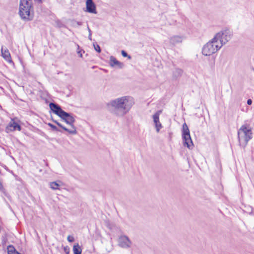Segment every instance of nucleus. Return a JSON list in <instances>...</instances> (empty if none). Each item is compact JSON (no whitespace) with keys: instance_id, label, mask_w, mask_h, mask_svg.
Listing matches in <instances>:
<instances>
[{"instance_id":"f257e3e1","label":"nucleus","mask_w":254,"mask_h":254,"mask_svg":"<svg viewBox=\"0 0 254 254\" xmlns=\"http://www.w3.org/2000/svg\"><path fill=\"white\" fill-rule=\"evenodd\" d=\"M134 101L130 96H124L111 101L108 103L109 108H112V112L118 116L126 115L134 105Z\"/></svg>"},{"instance_id":"f03ea898","label":"nucleus","mask_w":254,"mask_h":254,"mask_svg":"<svg viewBox=\"0 0 254 254\" xmlns=\"http://www.w3.org/2000/svg\"><path fill=\"white\" fill-rule=\"evenodd\" d=\"M18 13L23 20H32L34 17V6L32 0H20Z\"/></svg>"},{"instance_id":"7ed1b4c3","label":"nucleus","mask_w":254,"mask_h":254,"mask_svg":"<svg viewBox=\"0 0 254 254\" xmlns=\"http://www.w3.org/2000/svg\"><path fill=\"white\" fill-rule=\"evenodd\" d=\"M222 47V43L214 37L204 45L202 53L205 56H210L217 52Z\"/></svg>"},{"instance_id":"20e7f679","label":"nucleus","mask_w":254,"mask_h":254,"mask_svg":"<svg viewBox=\"0 0 254 254\" xmlns=\"http://www.w3.org/2000/svg\"><path fill=\"white\" fill-rule=\"evenodd\" d=\"M253 137L252 129L248 124L241 126L238 131V138L240 144L246 145L250 140Z\"/></svg>"},{"instance_id":"39448f33","label":"nucleus","mask_w":254,"mask_h":254,"mask_svg":"<svg viewBox=\"0 0 254 254\" xmlns=\"http://www.w3.org/2000/svg\"><path fill=\"white\" fill-rule=\"evenodd\" d=\"M232 36V30L229 28H225L215 35L214 39L219 40L223 46L231 39Z\"/></svg>"},{"instance_id":"423d86ee","label":"nucleus","mask_w":254,"mask_h":254,"mask_svg":"<svg viewBox=\"0 0 254 254\" xmlns=\"http://www.w3.org/2000/svg\"><path fill=\"white\" fill-rule=\"evenodd\" d=\"M182 138L183 145L187 146L190 149H192L193 144L190 137V130L185 123L182 127Z\"/></svg>"},{"instance_id":"0eeeda50","label":"nucleus","mask_w":254,"mask_h":254,"mask_svg":"<svg viewBox=\"0 0 254 254\" xmlns=\"http://www.w3.org/2000/svg\"><path fill=\"white\" fill-rule=\"evenodd\" d=\"M67 124L69 125L72 129H68V131H66L69 134H75L77 133L76 127L74 126V123L75 122L74 118L73 117L72 114L66 112H64L63 115L61 118Z\"/></svg>"},{"instance_id":"6e6552de","label":"nucleus","mask_w":254,"mask_h":254,"mask_svg":"<svg viewBox=\"0 0 254 254\" xmlns=\"http://www.w3.org/2000/svg\"><path fill=\"white\" fill-rule=\"evenodd\" d=\"M21 127L20 125L15 122L14 119H11L5 128V131L7 133L15 130H21Z\"/></svg>"},{"instance_id":"1a4fd4ad","label":"nucleus","mask_w":254,"mask_h":254,"mask_svg":"<svg viewBox=\"0 0 254 254\" xmlns=\"http://www.w3.org/2000/svg\"><path fill=\"white\" fill-rule=\"evenodd\" d=\"M49 107L51 110L56 115L61 118L64 113L61 107L58 104L55 103H50L49 104Z\"/></svg>"},{"instance_id":"9d476101","label":"nucleus","mask_w":254,"mask_h":254,"mask_svg":"<svg viewBox=\"0 0 254 254\" xmlns=\"http://www.w3.org/2000/svg\"><path fill=\"white\" fill-rule=\"evenodd\" d=\"M119 246L123 248H128L130 247L131 242L128 237L126 236H122L119 239Z\"/></svg>"},{"instance_id":"9b49d317","label":"nucleus","mask_w":254,"mask_h":254,"mask_svg":"<svg viewBox=\"0 0 254 254\" xmlns=\"http://www.w3.org/2000/svg\"><path fill=\"white\" fill-rule=\"evenodd\" d=\"M162 113L161 110H159L153 115V122L155 124L156 131L158 132L162 128V126L159 122V116Z\"/></svg>"},{"instance_id":"f8f14e48","label":"nucleus","mask_w":254,"mask_h":254,"mask_svg":"<svg viewBox=\"0 0 254 254\" xmlns=\"http://www.w3.org/2000/svg\"><path fill=\"white\" fill-rule=\"evenodd\" d=\"M86 11L91 13H97L96 7L93 0H86Z\"/></svg>"},{"instance_id":"ddd939ff","label":"nucleus","mask_w":254,"mask_h":254,"mask_svg":"<svg viewBox=\"0 0 254 254\" xmlns=\"http://www.w3.org/2000/svg\"><path fill=\"white\" fill-rule=\"evenodd\" d=\"M110 65L112 67L116 65L118 68H122L124 66V64L118 61L114 56H111L110 58Z\"/></svg>"},{"instance_id":"4468645a","label":"nucleus","mask_w":254,"mask_h":254,"mask_svg":"<svg viewBox=\"0 0 254 254\" xmlns=\"http://www.w3.org/2000/svg\"><path fill=\"white\" fill-rule=\"evenodd\" d=\"M1 51L2 57L8 62H12L10 54L7 49L2 47Z\"/></svg>"},{"instance_id":"2eb2a0df","label":"nucleus","mask_w":254,"mask_h":254,"mask_svg":"<svg viewBox=\"0 0 254 254\" xmlns=\"http://www.w3.org/2000/svg\"><path fill=\"white\" fill-rule=\"evenodd\" d=\"M182 37L179 36H174L170 39V42L173 45H176L177 44L180 43L182 42Z\"/></svg>"},{"instance_id":"dca6fc26","label":"nucleus","mask_w":254,"mask_h":254,"mask_svg":"<svg viewBox=\"0 0 254 254\" xmlns=\"http://www.w3.org/2000/svg\"><path fill=\"white\" fill-rule=\"evenodd\" d=\"M183 73V70L181 68H176L173 72V77L174 79H177L181 77Z\"/></svg>"},{"instance_id":"f3484780","label":"nucleus","mask_w":254,"mask_h":254,"mask_svg":"<svg viewBox=\"0 0 254 254\" xmlns=\"http://www.w3.org/2000/svg\"><path fill=\"white\" fill-rule=\"evenodd\" d=\"M73 254H81L82 250L78 244H75L73 248Z\"/></svg>"},{"instance_id":"a211bd4d","label":"nucleus","mask_w":254,"mask_h":254,"mask_svg":"<svg viewBox=\"0 0 254 254\" xmlns=\"http://www.w3.org/2000/svg\"><path fill=\"white\" fill-rule=\"evenodd\" d=\"M50 185V188L54 190H59V187L60 186V184H58L57 182H51Z\"/></svg>"},{"instance_id":"6ab92c4d","label":"nucleus","mask_w":254,"mask_h":254,"mask_svg":"<svg viewBox=\"0 0 254 254\" xmlns=\"http://www.w3.org/2000/svg\"><path fill=\"white\" fill-rule=\"evenodd\" d=\"M48 126H49L51 127V128L53 130L62 132V130L60 129L58 127H57L56 126L54 125L53 124H52L51 123H48Z\"/></svg>"},{"instance_id":"aec40b11","label":"nucleus","mask_w":254,"mask_h":254,"mask_svg":"<svg viewBox=\"0 0 254 254\" xmlns=\"http://www.w3.org/2000/svg\"><path fill=\"white\" fill-rule=\"evenodd\" d=\"M77 53L78 55H79V56L80 57L82 58V53H84L85 52L83 49H80V47L78 44H77Z\"/></svg>"},{"instance_id":"412c9836","label":"nucleus","mask_w":254,"mask_h":254,"mask_svg":"<svg viewBox=\"0 0 254 254\" xmlns=\"http://www.w3.org/2000/svg\"><path fill=\"white\" fill-rule=\"evenodd\" d=\"M54 123L56 124L59 127H61L62 129H63L65 131H68V129L66 128V127L63 126L61 123H60L59 122L57 121L56 120L54 121Z\"/></svg>"},{"instance_id":"4be33fe9","label":"nucleus","mask_w":254,"mask_h":254,"mask_svg":"<svg viewBox=\"0 0 254 254\" xmlns=\"http://www.w3.org/2000/svg\"><path fill=\"white\" fill-rule=\"evenodd\" d=\"M93 46L95 50L98 53H100L101 52L100 47L97 44H93Z\"/></svg>"},{"instance_id":"5701e85b","label":"nucleus","mask_w":254,"mask_h":254,"mask_svg":"<svg viewBox=\"0 0 254 254\" xmlns=\"http://www.w3.org/2000/svg\"><path fill=\"white\" fill-rule=\"evenodd\" d=\"M72 24L73 26H81L82 25V22L80 21H77L76 20H73L72 21Z\"/></svg>"},{"instance_id":"b1692460","label":"nucleus","mask_w":254,"mask_h":254,"mask_svg":"<svg viewBox=\"0 0 254 254\" xmlns=\"http://www.w3.org/2000/svg\"><path fill=\"white\" fill-rule=\"evenodd\" d=\"M121 54L123 57H127L128 59H131V56L128 55L127 53L124 50H122L121 51Z\"/></svg>"},{"instance_id":"393cba45","label":"nucleus","mask_w":254,"mask_h":254,"mask_svg":"<svg viewBox=\"0 0 254 254\" xmlns=\"http://www.w3.org/2000/svg\"><path fill=\"white\" fill-rule=\"evenodd\" d=\"M64 250L66 254H69L70 249L68 246L64 247Z\"/></svg>"},{"instance_id":"a878e982","label":"nucleus","mask_w":254,"mask_h":254,"mask_svg":"<svg viewBox=\"0 0 254 254\" xmlns=\"http://www.w3.org/2000/svg\"><path fill=\"white\" fill-rule=\"evenodd\" d=\"M67 239L68 241L70 243L73 242L74 241V238H73V237L70 236V235H69L67 237Z\"/></svg>"},{"instance_id":"bb28decb","label":"nucleus","mask_w":254,"mask_h":254,"mask_svg":"<svg viewBox=\"0 0 254 254\" xmlns=\"http://www.w3.org/2000/svg\"><path fill=\"white\" fill-rule=\"evenodd\" d=\"M43 0H34L35 2L38 4L42 3L43 2Z\"/></svg>"},{"instance_id":"cd10ccee","label":"nucleus","mask_w":254,"mask_h":254,"mask_svg":"<svg viewBox=\"0 0 254 254\" xmlns=\"http://www.w3.org/2000/svg\"><path fill=\"white\" fill-rule=\"evenodd\" d=\"M247 104L249 105H251L252 104V100L251 99H249L247 100Z\"/></svg>"},{"instance_id":"c85d7f7f","label":"nucleus","mask_w":254,"mask_h":254,"mask_svg":"<svg viewBox=\"0 0 254 254\" xmlns=\"http://www.w3.org/2000/svg\"><path fill=\"white\" fill-rule=\"evenodd\" d=\"M3 190V187L2 183L0 181V190Z\"/></svg>"},{"instance_id":"c756f323","label":"nucleus","mask_w":254,"mask_h":254,"mask_svg":"<svg viewBox=\"0 0 254 254\" xmlns=\"http://www.w3.org/2000/svg\"><path fill=\"white\" fill-rule=\"evenodd\" d=\"M88 39L90 40H92V33H89L88 35Z\"/></svg>"},{"instance_id":"7c9ffc66","label":"nucleus","mask_w":254,"mask_h":254,"mask_svg":"<svg viewBox=\"0 0 254 254\" xmlns=\"http://www.w3.org/2000/svg\"><path fill=\"white\" fill-rule=\"evenodd\" d=\"M88 32H89V33H91V29L89 28V27H88Z\"/></svg>"},{"instance_id":"2f4dec72","label":"nucleus","mask_w":254,"mask_h":254,"mask_svg":"<svg viewBox=\"0 0 254 254\" xmlns=\"http://www.w3.org/2000/svg\"><path fill=\"white\" fill-rule=\"evenodd\" d=\"M88 32H89V33H91V29L89 28V27H88Z\"/></svg>"},{"instance_id":"473e14b6","label":"nucleus","mask_w":254,"mask_h":254,"mask_svg":"<svg viewBox=\"0 0 254 254\" xmlns=\"http://www.w3.org/2000/svg\"><path fill=\"white\" fill-rule=\"evenodd\" d=\"M52 121H53V122H54V121H55L56 120H54L53 119H52Z\"/></svg>"},{"instance_id":"72a5a7b5","label":"nucleus","mask_w":254,"mask_h":254,"mask_svg":"<svg viewBox=\"0 0 254 254\" xmlns=\"http://www.w3.org/2000/svg\"><path fill=\"white\" fill-rule=\"evenodd\" d=\"M252 69L254 71V67L252 68Z\"/></svg>"}]
</instances>
